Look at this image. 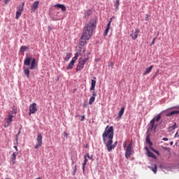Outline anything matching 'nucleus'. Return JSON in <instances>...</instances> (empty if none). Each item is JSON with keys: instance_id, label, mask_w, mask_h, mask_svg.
<instances>
[{"instance_id": "nucleus-15", "label": "nucleus", "mask_w": 179, "mask_h": 179, "mask_svg": "<svg viewBox=\"0 0 179 179\" xmlns=\"http://www.w3.org/2000/svg\"><path fill=\"white\" fill-rule=\"evenodd\" d=\"M17 155H19V152H13L11 155V160L13 164H15V163H16V156H17Z\"/></svg>"}, {"instance_id": "nucleus-5", "label": "nucleus", "mask_w": 179, "mask_h": 179, "mask_svg": "<svg viewBox=\"0 0 179 179\" xmlns=\"http://www.w3.org/2000/svg\"><path fill=\"white\" fill-rule=\"evenodd\" d=\"M87 59H89L87 57H81L79 59L78 64L76 68L77 72L78 71H82V69L85 68V64H86V62H87Z\"/></svg>"}, {"instance_id": "nucleus-8", "label": "nucleus", "mask_w": 179, "mask_h": 179, "mask_svg": "<svg viewBox=\"0 0 179 179\" xmlns=\"http://www.w3.org/2000/svg\"><path fill=\"white\" fill-rule=\"evenodd\" d=\"M131 155H132V143H130L126 149V152H125L126 159H129V157H131Z\"/></svg>"}, {"instance_id": "nucleus-35", "label": "nucleus", "mask_w": 179, "mask_h": 179, "mask_svg": "<svg viewBox=\"0 0 179 179\" xmlns=\"http://www.w3.org/2000/svg\"><path fill=\"white\" fill-rule=\"evenodd\" d=\"M155 41H156V38H154V39L152 40V41L150 44V47H152V45H154Z\"/></svg>"}, {"instance_id": "nucleus-19", "label": "nucleus", "mask_w": 179, "mask_h": 179, "mask_svg": "<svg viewBox=\"0 0 179 179\" xmlns=\"http://www.w3.org/2000/svg\"><path fill=\"white\" fill-rule=\"evenodd\" d=\"M152 69H153V66H150V67L147 68L143 73V75H148L152 72Z\"/></svg>"}, {"instance_id": "nucleus-40", "label": "nucleus", "mask_w": 179, "mask_h": 179, "mask_svg": "<svg viewBox=\"0 0 179 179\" xmlns=\"http://www.w3.org/2000/svg\"><path fill=\"white\" fill-rule=\"evenodd\" d=\"M123 148H127V141H124L123 143Z\"/></svg>"}, {"instance_id": "nucleus-2", "label": "nucleus", "mask_w": 179, "mask_h": 179, "mask_svg": "<svg viewBox=\"0 0 179 179\" xmlns=\"http://www.w3.org/2000/svg\"><path fill=\"white\" fill-rule=\"evenodd\" d=\"M103 142L106 145L108 152H111L113 149H115L117 142L116 141L113 145V139L114 138V127L107 126L105 129L104 132L102 134Z\"/></svg>"}, {"instance_id": "nucleus-4", "label": "nucleus", "mask_w": 179, "mask_h": 179, "mask_svg": "<svg viewBox=\"0 0 179 179\" xmlns=\"http://www.w3.org/2000/svg\"><path fill=\"white\" fill-rule=\"evenodd\" d=\"M17 113L16 110H11L8 113L7 117L5 118L6 124H4L5 128H8L10 124H12L13 118L14 115H16Z\"/></svg>"}, {"instance_id": "nucleus-46", "label": "nucleus", "mask_w": 179, "mask_h": 179, "mask_svg": "<svg viewBox=\"0 0 179 179\" xmlns=\"http://www.w3.org/2000/svg\"><path fill=\"white\" fill-rule=\"evenodd\" d=\"M145 20H149V17H145Z\"/></svg>"}, {"instance_id": "nucleus-42", "label": "nucleus", "mask_w": 179, "mask_h": 179, "mask_svg": "<svg viewBox=\"0 0 179 179\" xmlns=\"http://www.w3.org/2000/svg\"><path fill=\"white\" fill-rule=\"evenodd\" d=\"M154 152L156 153V155H157L159 156V151H157V150H155L154 151Z\"/></svg>"}, {"instance_id": "nucleus-13", "label": "nucleus", "mask_w": 179, "mask_h": 179, "mask_svg": "<svg viewBox=\"0 0 179 179\" xmlns=\"http://www.w3.org/2000/svg\"><path fill=\"white\" fill-rule=\"evenodd\" d=\"M139 29H136L134 33L130 35L132 38V40H136V38H138V34H139Z\"/></svg>"}, {"instance_id": "nucleus-14", "label": "nucleus", "mask_w": 179, "mask_h": 179, "mask_svg": "<svg viewBox=\"0 0 179 179\" xmlns=\"http://www.w3.org/2000/svg\"><path fill=\"white\" fill-rule=\"evenodd\" d=\"M38 1H35L34 2L31 8V12H36V9H37V8H38Z\"/></svg>"}, {"instance_id": "nucleus-33", "label": "nucleus", "mask_w": 179, "mask_h": 179, "mask_svg": "<svg viewBox=\"0 0 179 179\" xmlns=\"http://www.w3.org/2000/svg\"><path fill=\"white\" fill-rule=\"evenodd\" d=\"M85 157L87 158V159H90V160H92L93 159V155H90L89 153H87Z\"/></svg>"}, {"instance_id": "nucleus-1", "label": "nucleus", "mask_w": 179, "mask_h": 179, "mask_svg": "<svg viewBox=\"0 0 179 179\" xmlns=\"http://www.w3.org/2000/svg\"><path fill=\"white\" fill-rule=\"evenodd\" d=\"M96 24H97V21L96 19H92L85 25L80 41V45L83 47L87 44V41L93 36V31L96 30Z\"/></svg>"}, {"instance_id": "nucleus-51", "label": "nucleus", "mask_w": 179, "mask_h": 179, "mask_svg": "<svg viewBox=\"0 0 179 179\" xmlns=\"http://www.w3.org/2000/svg\"><path fill=\"white\" fill-rule=\"evenodd\" d=\"M178 136H179V134H178Z\"/></svg>"}, {"instance_id": "nucleus-34", "label": "nucleus", "mask_w": 179, "mask_h": 179, "mask_svg": "<svg viewBox=\"0 0 179 179\" xmlns=\"http://www.w3.org/2000/svg\"><path fill=\"white\" fill-rule=\"evenodd\" d=\"M78 169L76 168V165L74 166L73 171V176H75L76 174Z\"/></svg>"}, {"instance_id": "nucleus-6", "label": "nucleus", "mask_w": 179, "mask_h": 179, "mask_svg": "<svg viewBox=\"0 0 179 179\" xmlns=\"http://www.w3.org/2000/svg\"><path fill=\"white\" fill-rule=\"evenodd\" d=\"M37 143L35 145V149H38L43 145V136L38 133L36 138Z\"/></svg>"}, {"instance_id": "nucleus-12", "label": "nucleus", "mask_w": 179, "mask_h": 179, "mask_svg": "<svg viewBox=\"0 0 179 179\" xmlns=\"http://www.w3.org/2000/svg\"><path fill=\"white\" fill-rule=\"evenodd\" d=\"M97 96V93H96V92H93L92 96L90 97V100H89V104L90 106H92V104H93V103H94V101L96 100V96Z\"/></svg>"}, {"instance_id": "nucleus-29", "label": "nucleus", "mask_w": 179, "mask_h": 179, "mask_svg": "<svg viewBox=\"0 0 179 179\" xmlns=\"http://www.w3.org/2000/svg\"><path fill=\"white\" fill-rule=\"evenodd\" d=\"M151 170L155 173H157V165L154 164V167L151 168Z\"/></svg>"}, {"instance_id": "nucleus-16", "label": "nucleus", "mask_w": 179, "mask_h": 179, "mask_svg": "<svg viewBox=\"0 0 179 179\" xmlns=\"http://www.w3.org/2000/svg\"><path fill=\"white\" fill-rule=\"evenodd\" d=\"M55 8H59L62 9V12H65V10H66V7L63 4H56L55 5Z\"/></svg>"}, {"instance_id": "nucleus-26", "label": "nucleus", "mask_w": 179, "mask_h": 179, "mask_svg": "<svg viewBox=\"0 0 179 179\" xmlns=\"http://www.w3.org/2000/svg\"><path fill=\"white\" fill-rule=\"evenodd\" d=\"M71 54L69 52H67L66 54V57H64V61H69V59L71 58Z\"/></svg>"}, {"instance_id": "nucleus-3", "label": "nucleus", "mask_w": 179, "mask_h": 179, "mask_svg": "<svg viewBox=\"0 0 179 179\" xmlns=\"http://www.w3.org/2000/svg\"><path fill=\"white\" fill-rule=\"evenodd\" d=\"M30 69H36V58L31 59V57L27 56L25 59L24 60L23 66L24 74L25 75V76H27V78H30Z\"/></svg>"}, {"instance_id": "nucleus-39", "label": "nucleus", "mask_w": 179, "mask_h": 179, "mask_svg": "<svg viewBox=\"0 0 179 179\" xmlns=\"http://www.w3.org/2000/svg\"><path fill=\"white\" fill-rule=\"evenodd\" d=\"M14 149H15L16 152H19V149H17V145H15Z\"/></svg>"}, {"instance_id": "nucleus-7", "label": "nucleus", "mask_w": 179, "mask_h": 179, "mask_svg": "<svg viewBox=\"0 0 179 179\" xmlns=\"http://www.w3.org/2000/svg\"><path fill=\"white\" fill-rule=\"evenodd\" d=\"M24 6V3H22V5H20L17 7V11L15 15V19H19L22 16V13L23 12V8Z\"/></svg>"}, {"instance_id": "nucleus-38", "label": "nucleus", "mask_w": 179, "mask_h": 179, "mask_svg": "<svg viewBox=\"0 0 179 179\" xmlns=\"http://www.w3.org/2000/svg\"><path fill=\"white\" fill-rule=\"evenodd\" d=\"M85 115H82L81 116V119H80V121H85Z\"/></svg>"}, {"instance_id": "nucleus-48", "label": "nucleus", "mask_w": 179, "mask_h": 179, "mask_svg": "<svg viewBox=\"0 0 179 179\" xmlns=\"http://www.w3.org/2000/svg\"><path fill=\"white\" fill-rule=\"evenodd\" d=\"M178 135V132H177L176 134V136H177Z\"/></svg>"}, {"instance_id": "nucleus-17", "label": "nucleus", "mask_w": 179, "mask_h": 179, "mask_svg": "<svg viewBox=\"0 0 179 179\" xmlns=\"http://www.w3.org/2000/svg\"><path fill=\"white\" fill-rule=\"evenodd\" d=\"M125 111V107H122L118 113L117 118H121L124 115V112Z\"/></svg>"}, {"instance_id": "nucleus-23", "label": "nucleus", "mask_w": 179, "mask_h": 179, "mask_svg": "<svg viewBox=\"0 0 179 179\" xmlns=\"http://www.w3.org/2000/svg\"><path fill=\"white\" fill-rule=\"evenodd\" d=\"M176 128H178V126L177 125V123H174L173 126H171L169 127V132H171V131H174Z\"/></svg>"}, {"instance_id": "nucleus-49", "label": "nucleus", "mask_w": 179, "mask_h": 179, "mask_svg": "<svg viewBox=\"0 0 179 179\" xmlns=\"http://www.w3.org/2000/svg\"><path fill=\"white\" fill-rule=\"evenodd\" d=\"M36 179H41V178H36Z\"/></svg>"}, {"instance_id": "nucleus-44", "label": "nucleus", "mask_w": 179, "mask_h": 179, "mask_svg": "<svg viewBox=\"0 0 179 179\" xmlns=\"http://www.w3.org/2000/svg\"><path fill=\"white\" fill-rule=\"evenodd\" d=\"M162 141H169V138H162Z\"/></svg>"}, {"instance_id": "nucleus-45", "label": "nucleus", "mask_w": 179, "mask_h": 179, "mask_svg": "<svg viewBox=\"0 0 179 179\" xmlns=\"http://www.w3.org/2000/svg\"><path fill=\"white\" fill-rule=\"evenodd\" d=\"M145 150L147 151V153H148V150H149V148L148 147H145Z\"/></svg>"}, {"instance_id": "nucleus-30", "label": "nucleus", "mask_w": 179, "mask_h": 179, "mask_svg": "<svg viewBox=\"0 0 179 179\" xmlns=\"http://www.w3.org/2000/svg\"><path fill=\"white\" fill-rule=\"evenodd\" d=\"M120 6V0H116L115 3V9H118V7Z\"/></svg>"}, {"instance_id": "nucleus-21", "label": "nucleus", "mask_w": 179, "mask_h": 179, "mask_svg": "<svg viewBox=\"0 0 179 179\" xmlns=\"http://www.w3.org/2000/svg\"><path fill=\"white\" fill-rule=\"evenodd\" d=\"M175 114H179V110H173L166 114V117H171V115H174Z\"/></svg>"}, {"instance_id": "nucleus-20", "label": "nucleus", "mask_w": 179, "mask_h": 179, "mask_svg": "<svg viewBox=\"0 0 179 179\" xmlns=\"http://www.w3.org/2000/svg\"><path fill=\"white\" fill-rule=\"evenodd\" d=\"M95 87H96V80H92L91 87L90 88V90L93 91L94 90Z\"/></svg>"}, {"instance_id": "nucleus-37", "label": "nucleus", "mask_w": 179, "mask_h": 179, "mask_svg": "<svg viewBox=\"0 0 179 179\" xmlns=\"http://www.w3.org/2000/svg\"><path fill=\"white\" fill-rule=\"evenodd\" d=\"M9 1H10V0H4V3L6 5H8V3H9Z\"/></svg>"}, {"instance_id": "nucleus-22", "label": "nucleus", "mask_w": 179, "mask_h": 179, "mask_svg": "<svg viewBox=\"0 0 179 179\" xmlns=\"http://www.w3.org/2000/svg\"><path fill=\"white\" fill-rule=\"evenodd\" d=\"M85 157V160L84 162L83 163V173H85V168L86 167V164H87V157H86V156L84 157Z\"/></svg>"}, {"instance_id": "nucleus-25", "label": "nucleus", "mask_w": 179, "mask_h": 179, "mask_svg": "<svg viewBox=\"0 0 179 179\" xmlns=\"http://www.w3.org/2000/svg\"><path fill=\"white\" fill-rule=\"evenodd\" d=\"M90 15H92V11L90 10H87L85 13V17H89Z\"/></svg>"}, {"instance_id": "nucleus-9", "label": "nucleus", "mask_w": 179, "mask_h": 179, "mask_svg": "<svg viewBox=\"0 0 179 179\" xmlns=\"http://www.w3.org/2000/svg\"><path fill=\"white\" fill-rule=\"evenodd\" d=\"M36 112H37V103H33L29 106V115H31V114H34Z\"/></svg>"}, {"instance_id": "nucleus-36", "label": "nucleus", "mask_w": 179, "mask_h": 179, "mask_svg": "<svg viewBox=\"0 0 179 179\" xmlns=\"http://www.w3.org/2000/svg\"><path fill=\"white\" fill-rule=\"evenodd\" d=\"M19 135H20V131H19L17 134L16 135L15 141H16L17 143V138H18Z\"/></svg>"}, {"instance_id": "nucleus-32", "label": "nucleus", "mask_w": 179, "mask_h": 179, "mask_svg": "<svg viewBox=\"0 0 179 179\" xmlns=\"http://www.w3.org/2000/svg\"><path fill=\"white\" fill-rule=\"evenodd\" d=\"M26 50H27V47H26V46H21V48H20L21 52H24V51Z\"/></svg>"}, {"instance_id": "nucleus-11", "label": "nucleus", "mask_w": 179, "mask_h": 179, "mask_svg": "<svg viewBox=\"0 0 179 179\" xmlns=\"http://www.w3.org/2000/svg\"><path fill=\"white\" fill-rule=\"evenodd\" d=\"M113 22V18L110 19V21L108 22L106 29L103 33V36L106 37L108 34V31H110V26H111V22Z\"/></svg>"}, {"instance_id": "nucleus-47", "label": "nucleus", "mask_w": 179, "mask_h": 179, "mask_svg": "<svg viewBox=\"0 0 179 179\" xmlns=\"http://www.w3.org/2000/svg\"><path fill=\"white\" fill-rule=\"evenodd\" d=\"M64 136H68V134H66V133L64 134Z\"/></svg>"}, {"instance_id": "nucleus-28", "label": "nucleus", "mask_w": 179, "mask_h": 179, "mask_svg": "<svg viewBox=\"0 0 179 179\" xmlns=\"http://www.w3.org/2000/svg\"><path fill=\"white\" fill-rule=\"evenodd\" d=\"M79 56L78 55V53L75 54V57H73L71 59V62H73L75 64V62H76V59H78V57Z\"/></svg>"}, {"instance_id": "nucleus-24", "label": "nucleus", "mask_w": 179, "mask_h": 179, "mask_svg": "<svg viewBox=\"0 0 179 179\" xmlns=\"http://www.w3.org/2000/svg\"><path fill=\"white\" fill-rule=\"evenodd\" d=\"M145 141H146V143H148L150 146H152V141H150V136L149 134L147 135Z\"/></svg>"}, {"instance_id": "nucleus-10", "label": "nucleus", "mask_w": 179, "mask_h": 179, "mask_svg": "<svg viewBox=\"0 0 179 179\" xmlns=\"http://www.w3.org/2000/svg\"><path fill=\"white\" fill-rule=\"evenodd\" d=\"M148 131H156V125H155V118H153L149 124Z\"/></svg>"}, {"instance_id": "nucleus-18", "label": "nucleus", "mask_w": 179, "mask_h": 179, "mask_svg": "<svg viewBox=\"0 0 179 179\" xmlns=\"http://www.w3.org/2000/svg\"><path fill=\"white\" fill-rule=\"evenodd\" d=\"M147 156H148V157H152V159H157V157H156V155L150 150H148Z\"/></svg>"}, {"instance_id": "nucleus-41", "label": "nucleus", "mask_w": 179, "mask_h": 179, "mask_svg": "<svg viewBox=\"0 0 179 179\" xmlns=\"http://www.w3.org/2000/svg\"><path fill=\"white\" fill-rule=\"evenodd\" d=\"M150 149L152 150V152H155L156 150L155 148H153V147H150Z\"/></svg>"}, {"instance_id": "nucleus-31", "label": "nucleus", "mask_w": 179, "mask_h": 179, "mask_svg": "<svg viewBox=\"0 0 179 179\" xmlns=\"http://www.w3.org/2000/svg\"><path fill=\"white\" fill-rule=\"evenodd\" d=\"M155 118V122H157L159 120H160V118H162V115H157L155 117H154Z\"/></svg>"}, {"instance_id": "nucleus-43", "label": "nucleus", "mask_w": 179, "mask_h": 179, "mask_svg": "<svg viewBox=\"0 0 179 179\" xmlns=\"http://www.w3.org/2000/svg\"><path fill=\"white\" fill-rule=\"evenodd\" d=\"M48 31H51L52 29H51V27H50V26H48Z\"/></svg>"}, {"instance_id": "nucleus-50", "label": "nucleus", "mask_w": 179, "mask_h": 179, "mask_svg": "<svg viewBox=\"0 0 179 179\" xmlns=\"http://www.w3.org/2000/svg\"><path fill=\"white\" fill-rule=\"evenodd\" d=\"M94 79H96V77H94Z\"/></svg>"}, {"instance_id": "nucleus-27", "label": "nucleus", "mask_w": 179, "mask_h": 179, "mask_svg": "<svg viewBox=\"0 0 179 179\" xmlns=\"http://www.w3.org/2000/svg\"><path fill=\"white\" fill-rule=\"evenodd\" d=\"M73 65H75V63L71 61L67 66V69H72V68H73Z\"/></svg>"}]
</instances>
